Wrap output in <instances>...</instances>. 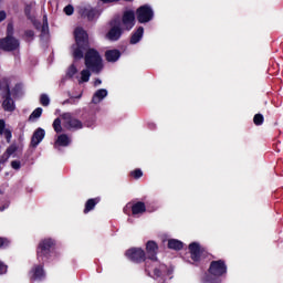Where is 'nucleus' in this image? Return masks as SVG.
Segmentation results:
<instances>
[{
	"mask_svg": "<svg viewBox=\"0 0 283 283\" xmlns=\"http://www.w3.org/2000/svg\"><path fill=\"white\" fill-rule=\"evenodd\" d=\"M42 114L43 108L38 107L31 113V115L29 116V120H36V118H41Z\"/></svg>",
	"mask_w": 283,
	"mask_h": 283,
	"instance_id": "26",
	"label": "nucleus"
},
{
	"mask_svg": "<svg viewBox=\"0 0 283 283\" xmlns=\"http://www.w3.org/2000/svg\"><path fill=\"white\" fill-rule=\"evenodd\" d=\"M62 120H64V127L69 130L78 132V129H83V122L78 118L74 117L72 113H63L61 115Z\"/></svg>",
	"mask_w": 283,
	"mask_h": 283,
	"instance_id": "7",
	"label": "nucleus"
},
{
	"mask_svg": "<svg viewBox=\"0 0 283 283\" xmlns=\"http://www.w3.org/2000/svg\"><path fill=\"white\" fill-rule=\"evenodd\" d=\"M43 138H45V129L39 127L38 129L34 130L32 137H31V143L30 147H33V149H36L39 145L43 142Z\"/></svg>",
	"mask_w": 283,
	"mask_h": 283,
	"instance_id": "13",
	"label": "nucleus"
},
{
	"mask_svg": "<svg viewBox=\"0 0 283 283\" xmlns=\"http://www.w3.org/2000/svg\"><path fill=\"white\" fill-rule=\"evenodd\" d=\"M188 251L195 266H198L199 262H202V260H207V258H209V251H207V248L200 245L198 242H191L188 245Z\"/></svg>",
	"mask_w": 283,
	"mask_h": 283,
	"instance_id": "5",
	"label": "nucleus"
},
{
	"mask_svg": "<svg viewBox=\"0 0 283 283\" xmlns=\"http://www.w3.org/2000/svg\"><path fill=\"white\" fill-rule=\"evenodd\" d=\"M82 94L77 95L76 97H71L63 102V105H74V98H81Z\"/></svg>",
	"mask_w": 283,
	"mask_h": 283,
	"instance_id": "42",
	"label": "nucleus"
},
{
	"mask_svg": "<svg viewBox=\"0 0 283 283\" xmlns=\"http://www.w3.org/2000/svg\"><path fill=\"white\" fill-rule=\"evenodd\" d=\"M135 14L138 23H149L154 21V9L149 4H143L137 8Z\"/></svg>",
	"mask_w": 283,
	"mask_h": 283,
	"instance_id": "6",
	"label": "nucleus"
},
{
	"mask_svg": "<svg viewBox=\"0 0 283 283\" xmlns=\"http://www.w3.org/2000/svg\"><path fill=\"white\" fill-rule=\"evenodd\" d=\"M120 36H123V29L120 25L112 27L106 33V39H108V41H118Z\"/></svg>",
	"mask_w": 283,
	"mask_h": 283,
	"instance_id": "15",
	"label": "nucleus"
},
{
	"mask_svg": "<svg viewBox=\"0 0 283 283\" xmlns=\"http://www.w3.org/2000/svg\"><path fill=\"white\" fill-rule=\"evenodd\" d=\"M130 209L133 216H142V213H145V211H147V206H145V202L143 201H137L130 207Z\"/></svg>",
	"mask_w": 283,
	"mask_h": 283,
	"instance_id": "19",
	"label": "nucleus"
},
{
	"mask_svg": "<svg viewBox=\"0 0 283 283\" xmlns=\"http://www.w3.org/2000/svg\"><path fill=\"white\" fill-rule=\"evenodd\" d=\"M0 196H3V191L0 190ZM10 207L9 203H3V201H1L0 199V211H6V209H8Z\"/></svg>",
	"mask_w": 283,
	"mask_h": 283,
	"instance_id": "41",
	"label": "nucleus"
},
{
	"mask_svg": "<svg viewBox=\"0 0 283 283\" xmlns=\"http://www.w3.org/2000/svg\"><path fill=\"white\" fill-rule=\"evenodd\" d=\"M125 256L134 264H143L144 262L145 272L149 277H151V272L149 271L151 269V262L147 260V253L145 250H143V248H130L126 250Z\"/></svg>",
	"mask_w": 283,
	"mask_h": 283,
	"instance_id": "3",
	"label": "nucleus"
},
{
	"mask_svg": "<svg viewBox=\"0 0 283 283\" xmlns=\"http://www.w3.org/2000/svg\"><path fill=\"white\" fill-rule=\"evenodd\" d=\"M11 96L17 98L18 96H21V92H23V86L21 84H15L12 90H10Z\"/></svg>",
	"mask_w": 283,
	"mask_h": 283,
	"instance_id": "25",
	"label": "nucleus"
},
{
	"mask_svg": "<svg viewBox=\"0 0 283 283\" xmlns=\"http://www.w3.org/2000/svg\"><path fill=\"white\" fill-rule=\"evenodd\" d=\"M99 202H101V197L87 199L84 206L83 213L87 214L90 213V211H94V209H96V205H98Z\"/></svg>",
	"mask_w": 283,
	"mask_h": 283,
	"instance_id": "18",
	"label": "nucleus"
},
{
	"mask_svg": "<svg viewBox=\"0 0 283 283\" xmlns=\"http://www.w3.org/2000/svg\"><path fill=\"white\" fill-rule=\"evenodd\" d=\"M7 17H8V14L6 13V11H0V23L2 21H6Z\"/></svg>",
	"mask_w": 283,
	"mask_h": 283,
	"instance_id": "46",
	"label": "nucleus"
},
{
	"mask_svg": "<svg viewBox=\"0 0 283 283\" xmlns=\"http://www.w3.org/2000/svg\"><path fill=\"white\" fill-rule=\"evenodd\" d=\"M168 249H171L172 251H182V249H185V243L177 239H169Z\"/></svg>",
	"mask_w": 283,
	"mask_h": 283,
	"instance_id": "23",
	"label": "nucleus"
},
{
	"mask_svg": "<svg viewBox=\"0 0 283 283\" xmlns=\"http://www.w3.org/2000/svg\"><path fill=\"white\" fill-rule=\"evenodd\" d=\"M154 127H155V125H154V124H151V125H150V129H154Z\"/></svg>",
	"mask_w": 283,
	"mask_h": 283,
	"instance_id": "50",
	"label": "nucleus"
},
{
	"mask_svg": "<svg viewBox=\"0 0 283 283\" xmlns=\"http://www.w3.org/2000/svg\"><path fill=\"white\" fill-rule=\"evenodd\" d=\"M31 12H32V8H31L30 6H27V7L24 8V14H25V17H30Z\"/></svg>",
	"mask_w": 283,
	"mask_h": 283,
	"instance_id": "45",
	"label": "nucleus"
},
{
	"mask_svg": "<svg viewBox=\"0 0 283 283\" xmlns=\"http://www.w3.org/2000/svg\"><path fill=\"white\" fill-rule=\"evenodd\" d=\"M56 249V240L53 238H45L40 240L36 247V260L38 262H48L52 258V251Z\"/></svg>",
	"mask_w": 283,
	"mask_h": 283,
	"instance_id": "4",
	"label": "nucleus"
},
{
	"mask_svg": "<svg viewBox=\"0 0 283 283\" xmlns=\"http://www.w3.org/2000/svg\"><path fill=\"white\" fill-rule=\"evenodd\" d=\"M122 23L125 30L129 32L136 25V13L133 10L125 11L122 17Z\"/></svg>",
	"mask_w": 283,
	"mask_h": 283,
	"instance_id": "12",
	"label": "nucleus"
},
{
	"mask_svg": "<svg viewBox=\"0 0 283 283\" xmlns=\"http://www.w3.org/2000/svg\"><path fill=\"white\" fill-rule=\"evenodd\" d=\"M7 36L14 38V25L12 23L7 25Z\"/></svg>",
	"mask_w": 283,
	"mask_h": 283,
	"instance_id": "35",
	"label": "nucleus"
},
{
	"mask_svg": "<svg viewBox=\"0 0 283 283\" xmlns=\"http://www.w3.org/2000/svg\"><path fill=\"white\" fill-rule=\"evenodd\" d=\"M253 123L256 126L263 125L264 124V115H262L260 113L255 114L254 117H253Z\"/></svg>",
	"mask_w": 283,
	"mask_h": 283,
	"instance_id": "30",
	"label": "nucleus"
},
{
	"mask_svg": "<svg viewBox=\"0 0 283 283\" xmlns=\"http://www.w3.org/2000/svg\"><path fill=\"white\" fill-rule=\"evenodd\" d=\"M90 76H92V73L88 69H84L81 71V81L82 83L90 82Z\"/></svg>",
	"mask_w": 283,
	"mask_h": 283,
	"instance_id": "27",
	"label": "nucleus"
},
{
	"mask_svg": "<svg viewBox=\"0 0 283 283\" xmlns=\"http://www.w3.org/2000/svg\"><path fill=\"white\" fill-rule=\"evenodd\" d=\"M143 34H145V28L139 27L130 36L129 43L130 45H136V43H140L143 39Z\"/></svg>",
	"mask_w": 283,
	"mask_h": 283,
	"instance_id": "20",
	"label": "nucleus"
},
{
	"mask_svg": "<svg viewBox=\"0 0 283 283\" xmlns=\"http://www.w3.org/2000/svg\"><path fill=\"white\" fill-rule=\"evenodd\" d=\"M64 13L66 14V17H72V14H74V6L67 4L64 8Z\"/></svg>",
	"mask_w": 283,
	"mask_h": 283,
	"instance_id": "34",
	"label": "nucleus"
},
{
	"mask_svg": "<svg viewBox=\"0 0 283 283\" xmlns=\"http://www.w3.org/2000/svg\"><path fill=\"white\" fill-rule=\"evenodd\" d=\"M105 97H107V90L99 88L94 93L92 103H94V105H98V103H101Z\"/></svg>",
	"mask_w": 283,
	"mask_h": 283,
	"instance_id": "22",
	"label": "nucleus"
},
{
	"mask_svg": "<svg viewBox=\"0 0 283 283\" xmlns=\"http://www.w3.org/2000/svg\"><path fill=\"white\" fill-rule=\"evenodd\" d=\"M3 134L7 143H10V140H12V130H10V128H6L4 119H0V136H3Z\"/></svg>",
	"mask_w": 283,
	"mask_h": 283,
	"instance_id": "21",
	"label": "nucleus"
},
{
	"mask_svg": "<svg viewBox=\"0 0 283 283\" xmlns=\"http://www.w3.org/2000/svg\"><path fill=\"white\" fill-rule=\"evenodd\" d=\"M78 72V69H76V65L71 64L67 69L66 76L69 78H74V75Z\"/></svg>",
	"mask_w": 283,
	"mask_h": 283,
	"instance_id": "28",
	"label": "nucleus"
},
{
	"mask_svg": "<svg viewBox=\"0 0 283 283\" xmlns=\"http://www.w3.org/2000/svg\"><path fill=\"white\" fill-rule=\"evenodd\" d=\"M151 266H155L153 276L155 280H158V277H163V275L167 273V266L160 263V261H158V263H150V269Z\"/></svg>",
	"mask_w": 283,
	"mask_h": 283,
	"instance_id": "16",
	"label": "nucleus"
},
{
	"mask_svg": "<svg viewBox=\"0 0 283 283\" xmlns=\"http://www.w3.org/2000/svg\"><path fill=\"white\" fill-rule=\"evenodd\" d=\"M130 176L135 180H138V179L143 178V170H140V168H137V169L130 171Z\"/></svg>",
	"mask_w": 283,
	"mask_h": 283,
	"instance_id": "31",
	"label": "nucleus"
},
{
	"mask_svg": "<svg viewBox=\"0 0 283 283\" xmlns=\"http://www.w3.org/2000/svg\"><path fill=\"white\" fill-rule=\"evenodd\" d=\"M78 12L81 17L87 19V21H94V19L98 17V10L92 7H82Z\"/></svg>",
	"mask_w": 283,
	"mask_h": 283,
	"instance_id": "14",
	"label": "nucleus"
},
{
	"mask_svg": "<svg viewBox=\"0 0 283 283\" xmlns=\"http://www.w3.org/2000/svg\"><path fill=\"white\" fill-rule=\"evenodd\" d=\"M120 56H122L120 50H117V49L107 50L105 52V60L107 61V63H116V61H118Z\"/></svg>",
	"mask_w": 283,
	"mask_h": 283,
	"instance_id": "17",
	"label": "nucleus"
},
{
	"mask_svg": "<svg viewBox=\"0 0 283 283\" xmlns=\"http://www.w3.org/2000/svg\"><path fill=\"white\" fill-rule=\"evenodd\" d=\"M48 28H49V27H48V17L44 15V17H43V24H42V27H41V29H40V30H41V33H42V34H45V31L48 30Z\"/></svg>",
	"mask_w": 283,
	"mask_h": 283,
	"instance_id": "38",
	"label": "nucleus"
},
{
	"mask_svg": "<svg viewBox=\"0 0 283 283\" xmlns=\"http://www.w3.org/2000/svg\"><path fill=\"white\" fill-rule=\"evenodd\" d=\"M10 247V241L6 237H0V249H8Z\"/></svg>",
	"mask_w": 283,
	"mask_h": 283,
	"instance_id": "33",
	"label": "nucleus"
},
{
	"mask_svg": "<svg viewBox=\"0 0 283 283\" xmlns=\"http://www.w3.org/2000/svg\"><path fill=\"white\" fill-rule=\"evenodd\" d=\"M19 49V40L17 38L6 36L0 39V50L3 52H14Z\"/></svg>",
	"mask_w": 283,
	"mask_h": 283,
	"instance_id": "11",
	"label": "nucleus"
},
{
	"mask_svg": "<svg viewBox=\"0 0 283 283\" xmlns=\"http://www.w3.org/2000/svg\"><path fill=\"white\" fill-rule=\"evenodd\" d=\"M76 48L74 49L73 56L77 61L83 59L85 67L93 72V74H101L103 72V57L96 49H90V35L83 28L74 30ZM85 52V55H84Z\"/></svg>",
	"mask_w": 283,
	"mask_h": 283,
	"instance_id": "1",
	"label": "nucleus"
},
{
	"mask_svg": "<svg viewBox=\"0 0 283 283\" xmlns=\"http://www.w3.org/2000/svg\"><path fill=\"white\" fill-rule=\"evenodd\" d=\"M96 123V117L91 116L87 120L84 122V125L86 127H93V125Z\"/></svg>",
	"mask_w": 283,
	"mask_h": 283,
	"instance_id": "37",
	"label": "nucleus"
},
{
	"mask_svg": "<svg viewBox=\"0 0 283 283\" xmlns=\"http://www.w3.org/2000/svg\"><path fill=\"white\" fill-rule=\"evenodd\" d=\"M6 273H8V265L3 261H0V275H6Z\"/></svg>",
	"mask_w": 283,
	"mask_h": 283,
	"instance_id": "39",
	"label": "nucleus"
},
{
	"mask_svg": "<svg viewBox=\"0 0 283 283\" xmlns=\"http://www.w3.org/2000/svg\"><path fill=\"white\" fill-rule=\"evenodd\" d=\"M56 143L60 145V147H67L70 145V137L65 134H62L57 137Z\"/></svg>",
	"mask_w": 283,
	"mask_h": 283,
	"instance_id": "24",
	"label": "nucleus"
},
{
	"mask_svg": "<svg viewBox=\"0 0 283 283\" xmlns=\"http://www.w3.org/2000/svg\"><path fill=\"white\" fill-rule=\"evenodd\" d=\"M24 36H25V39H34V31H32V30H27V31H24Z\"/></svg>",
	"mask_w": 283,
	"mask_h": 283,
	"instance_id": "43",
	"label": "nucleus"
},
{
	"mask_svg": "<svg viewBox=\"0 0 283 283\" xmlns=\"http://www.w3.org/2000/svg\"><path fill=\"white\" fill-rule=\"evenodd\" d=\"M11 167H12V169H15L17 171H19V169H21V161L12 160L11 161Z\"/></svg>",
	"mask_w": 283,
	"mask_h": 283,
	"instance_id": "40",
	"label": "nucleus"
},
{
	"mask_svg": "<svg viewBox=\"0 0 283 283\" xmlns=\"http://www.w3.org/2000/svg\"><path fill=\"white\" fill-rule=\"evenodd\" d=\"M102 3H118L120 0H101Z\"/></svg>",
	"mask_w": 283,
	"mask_h": 283,
	"instance_id": "48",
	"label": "nucleus"
},
{
	"mask_svg": "<svg viewBox=\"0 0 283 283\" xmlns=\"http://www.w3.org/2000/svg\"><path fill=\"white\" fill-rule=\"evenodd\" d=\"M45 262H39V264H34L29 272L31 282H43L45 277Z\"/></svg>",
	"mask_w": 283,
	"mask_h": 283,
	"instance_id": "8",
	"label": "nucleus"
},
{
	"mask_svg": "<svg viewBox=\"0 0 283 283\" xmlns=\"http://www.w3.org/2000/svg\"><path fill=\"white\" fill-rule=\"evenodd\" d=\"M10 159V157L4 153L1 157H0V165H6V163Z\"/></svg>",
	"mask_w": 283,
	"mask_h": 283,
	"instance_id": "44",
	"label": "nucleus"
},
{
	"mask_svg": "<svg viewBox=\"0 0 283 283\" xmlns=\"http://www.w3.org/2000/svg\"><path fill=\"white\" fill-rule=\"evenodd\" d=\"M146 260H149L150 264L158 263V243L154 240L146 243Z\"/></svg>",
	"mask_w": 283,
	"mask_h": 283,
	"instance_id": "10",
	"label": "nucleus"
},
{
	"mask_svg": "<svg viewBox=\"0 0 283 283\" xmlns=\"http://www.w3.org/2000/svg\"><path fill=\"white\" fill-rule=\"evenodd\" d=\"M40 103L41 105H43V107H48V105H50V97L48 96V94H42L40 96Z\"/></svg>",
	"mask_w": 283,
	"mask_h": 283,
	"instance_id": "32",
	"label": "nucleus"
},
{
	"mask_svg": "<svg viewBox=\"0 0 283 283\" xmlns=\"http://www.w3.org/2000/svg\"><path fill=\"white\" fill-rule=\"evenodd\" d=\"M53 129L56 134H61L63 132V126H61V118H55L53 122Z\"/></svg>",
	"mask_w": 283,
	"mask_h": 283,
	"instance_id": "29",
	"label": "nucleus"
},
{
	"mask_svg": "<svg viewBox=\"0 0 283 283\" xmlns=\"http://www.w3.org/2000/svg\"><path fill=\"white\" fill-rule=\"evenodd\" d=\"M227 273H229V266L227 265V261L222 259L211 261L208 273H206L202 277V282L222 283V277H227Z\"/></svg>",
	"mask_w": 283,
	"mask_h": 283,
	"instance_id": "2",
	"label": "nucleus"
},
{
	"mask_svg": "<svg viewBox=\"0 0 283 283\" xmlns=\"http://www.w3.org/2000/svg\"><path fill=\"white\" fill-rule=\"evenodd\" d=\"M33 25H34L35 30H41L43 24L41 22H39V21H34Z\"/></svg>",
	"mask_w": 283,
	"mask_h": 283,
	"instance_id": "47",
	"label": "nucleus"
},
{
	"mask_svg": "<svg viewBox=\"0 0 283 283\" xmlns=\"http://www.w3.org/2000/svg\"><path fill=\"white\" fill-rule=\"evenodd\" d=\"M6 94L2 95V109L4 112H14L17 109V104H14V99H12V91H10V84H7L4 87Z\"/></svg>",
	"mask_w": 283,
	"mask_h": 283,
	"instance_id": "9",
	"label": "nucleus"
},
{
	"mask_svg": "<svg viewBox=\"0 0 283 283\" xmlns=\"http://www.w3.org/2000/svg\"><path fill=\"white\" fill-rule=\"evenodd\" d=\"M103 83V81H101V78H97V80H95V82H94V86L95 87H98V85H101Z\"/></svg>",
	"mask_w": 283,
	"mask_h": 283,
	"instance_id": "49",
	"label": "nucleus"
},
{
	"mask_svg": "<svg viewBox=\"0 0 283 283\" xmlns=\"http://www.w3.org/2000/svg\"><path fill=\"white\" fill-rule=\"evenodd\" d=\"M17 149H18L17 145L9 146L6 150L7 156L10 158V156H12V154H15Z\"/></svg>",
	"mask_w": 283,
	"mask_h": 283,
	"instance_id": "36",
	"label": "nucleus"
}]
</instances>
